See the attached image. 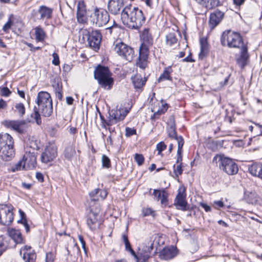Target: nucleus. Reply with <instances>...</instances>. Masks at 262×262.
I'll use <instances>...</instances> for the list:
<instances>
[{"instance_id":"nucleus-34","label":"nucleus","mask_w":262,"mask_h":262,"mask_svg":"<svg viewBox=\"0 0 262 262\" xmlns=\"http://www.w3.org/2000/svg\"><path fill=\"white\" fill-rule=\"evenodd\" d=\"M172 72V70L170 66H168L165 68L163 72L159 77L158 81L159 82H160L166 80L171 81L172 77L170 76V74Z\"/></svg>"},{"instance_id":"nucleus-49","label":"nucleus","mask_w":262,"mask_h":262,"mask_svg":"<svg viewBox=\"0 0 262 262\" xmlns=\"http://www.w3.org/2000/svg\"><path fill=\"white\" fill-rule=\"evenodd\" d=\"M134 159L139 166L142 165L144 161V158L142 154H136Z\"/></svg>"},{"instance_id":"nucleus-11","label":"nucleus","mask_w":262,"mask_h":262,"mask_svg":"<svg viewBox=\"0 0 262 262\" xmlns=\"http://www.w3.org/2000/svg\"><path fill=\"white\" fill-rule=\"evenodd\" d=\"M100 207L97 206L94 211L93 208H91L90 212L88 215L87 225L92 230H94L99 228L100 222L98 221L99 213Z\"/></svg>"},{"instance_id":"nucleus-59","label":"nucleus","mask_w":262,"mask_h":262,"mask_svg":"<svg viewBox=\"0 0 262 262\" xmlns=\"http://www.w3.org/2000/svg\"><path fill=\"white\" fill-rule=\"evenodd\" d=\"M12 21L9 19L3 26V30L5 32H7L11 28L12 25Z\"/></svg>"},{"instance_id":"nucleus-55","label":"nucleus","mask_w":262,"mask_h":262,"mask_svg":"<svg viewBox=\"0 0 262 262\" xmlns=\"http://www.w3.org/2000/svg\"><path fill=\"white\" fill-rule=\"evenodd\" d=\"M136 134V130L135 129L128 127L125 128V135L126 136L129 137Z\"/></svg>"},{"instance_id":"nucleus-54","label":"nucleus","mask_w":262,"mask_h":262,"mask_svg":"<svg viewBox=\"0 0 262 262\" xmlns=\"http://www.w3.org/2000/svg\"><path fill=\"white\" fill-rule=\"evenodd\" d=\"M56 96L59 100H61L62 98V88L57 84V87L55 90Z\"/></svg>"},{"instance_id":"nucleus-19","label":"nucleus","mask_w":262,"mask_h":262,"mask_svg":"<svg viewBox=\"0 0 262 262\" xmlns=\"http://www.w3.org/2000/svg\"><path fill=\"white\" fill-rule=\"evenodd\" d=\"M76 17L79 23L84 24L87 21L86 5L83 1L78 2Z\"/></svg>"},{"instance_id":"nucleus-26","label":"nucleus","mask_w":262,"mask_h":262,"mask_svg":"<svg viewBox=\"0 0 262 262\" xmlns=\"http://www.w3.org/2000/svg\"><path fill=\"white\" fill-rule=\"evenodd\" d=\"M224 17V13L219 10H216L211 13L209 18V25L211 29L214 28L221 22Z\"/></svg>"},{"instance_id":"nucleus-3","label":"nucleus","mask_w":262,"mask_h":262,"mask_svg":"<svg viewBox=\"0 0 262 262\" xmlns=\"http://www.w3.org/2000/svg\"><path fill=\"white\" fill-rule=\"evenodd\" d=\"M94 76L102 88L107 90L112 88L114 84V79L111 77L112 74L107 67L98 66L94 71Z\"/></svg>"},{"instance_id":"nucleus-33","label":"nucleus","mask_w":262,"mask_h":262,"mask_svg":"<svg viewBox=\"0 0 262 262\" xmlns=\"http://www.w3.org/2000/svg\"><path fill=\"white\" fill-rule=\"evenodd\" d=\"M244 199L249 204H256L258 203L259 198L255 192H246Z\"/></svg>"},{"instance_id":"nucleus-35","label":"nucleus","mask_w":262,"mask_h":262,"mask_svg":"<svg viewBox=\"0 0 262 262\" xmlns=\"http://www.w3.org/2000/svg\"><path fill=\"white\" fill-rule=\"evenodd\" d=\"M200 45L201 51L199 53V58L202 59L206 56L208 53V45L206 40L201 39Z\"/></svg>"},{"instance_id":"nucleus-8","label":"nucleus","mask_w":262,"mask_h":262,"mask_svg":"<svg viewBox=\"0 0 262 262\" xmlns=\"http://www.w3.org/2000/svg\"><path fill=\"white\" fill-rule=\"evenodd\" d=\"M38 106V108L34 106V112L31 116L38 125H40L41 123L40 114L46 117H50L53 113V106L52 103Z\"/></svg>"},{"instance_id":"nucleus-12","label":"nucleus","mask_w":262,"mask_h":262,"mask_svg":"<svg viewBox=\"0 0 262 262\" xmlns=\"http://www.w3.org/2000/svg\"><path fill=\"white\" fill-rule=\"evenodd\" d=\"M152 245L153 244H151L149 246L142 245L138 248L137 253H136V256H134L137 262H147L153 249Z\"/></svg>"},{"instance_id":"nucleus-27","label":"nucleus","mask_w":262,"mask_h":262,"mask_svg":"<svg viewBox=\"0 0 262 262\" xmlns=\"http://www.w3.org/2000/svg\"><path fill=\"white\" fill-rule=\"evenodd\" d=\"M15 151L12 146L0 147V158L4 161H9L14 156Z\"/></svg>"},{"instance_id":"nucleus-2","label":"nucleus","mask_w":262,"mask_h":262,"mask_svg":"<svg viewBox=\"0 0 262 262\" xmlns=\"http://www.w3.org/2000/svg\"><path fill=\"white\" fill-rule=\"evenodd\" d=\"M121 18L124 25L134 29H139L145 21L142 11L131 5L123 9Z\"/></svg>"},{"instance_id":"nucleus-60","label":"nucleus","mask_w":262,"mask_h":262,"mask_svg":"<svg viewBox=\"0 0 262 262\" xmlns=\"http://www.w3.org/2000/svg\"><path fill=\"white\" fill-rule=\"evenodd\" d=\"M99 196L101 200H104L107 195V192L105 190L100 189L99 191Z\"/></svg>"},{"instance_id":"nucleus-57","label":"nucleus","mask_w":262,"mask_h":262,"mask_svg":"<svg viewBox=\"0 0 262 262\" xmlns=\"http://www.w3.org/2000/svg\"><path fill=\"white\" fill-rule=\"evenodd\" d=\"M53 59L52 60V63L55 66H58L59 64V58L58 54L56 53H54L52 54Z\"/></svg>"},{"instance_id":"nucleus-9","label":"nucleus","mask_w":262,"mask_h":262,"mask_svg":"<svg viewBox=\"0 0 262 262\" xmlns=\"http://www.w3.org/2000/svg\"><path fill=\"white\" fill-rule=\"evenodd\" d=\"M91 17L94 24L98 27H102L106 25L110 20V15L108 12L101 8H96Z\"/></svg>"},{"instance_id":"nucleus-58","label":"nucleus","mask_w":262,"mask_h":262,"mask_svg":"<svg viewBox=\"0 0 262 262\" xmlns=\"http://www.w3.org/2000/svg\"><path fill=\"white\" fill-rule=\"evenodd\" d=\"M213 207L216 209H219L224 206V203L222 201H215L213 202Z\"/></svg>"},{"instance_id":"nucleus-45","label":"nucleus","mask_w":262,"mask_h":262,"mask_svg":"<svg viewBox=\"0 0 262 262\" xmlns=\"http://www.w3.org/2000/svg\"><path fill=\"white\" fill-rule=\"evenodd\" d=\"M99 189H95L90 193L91 200L93 202L98 201L100 199L99 194Z\"/></svg>"},{"instance_id":"nucleus-6","label":"nucleus","mask_w":262,"mask_h":262,"mask_svg":"<svg viewBox=\"0 0 262 262\" xmlns=\"http://www.w3.org/2000/svg\"><path fill=\"white\" fill-rule=\"evenodd\" d=\"M129 112L126 108L112 110L109 111L108 120L105 119L104 117L100 113V117L102 123V127L107 128L106 125H111L117 124L118 122L122 121Z\"/></svg>"},{"instance_id":"nucleus-40","label":"nucleus","mask_w":262,"mask_h":262,"mask_svg":"<svg viewBox=\"0 0 262 262\" xmlns=\"http://www.w3.org/2000/svg\"><path fill=\"white\" fill-rule=\"evenodd\" d=\"M75 154V150L72 145L67 146L64 151V155L66 159L70 160Z\"/></svg>"},{"instance_id":"nucleus-16","label":"nucleus","mask_w":262,"mask_h":262,"mask_svg":"<svg viewBox=\"0 0 262 262\" xmlns=\"http://www.w3.org/2000/svg\"><path fill=\"white\" fill-rule=\"evenodd\" d=\"M19 254L25 262H35L36 258V253L30 246H23L19 251Z\"/></svg>"},{"instance_id":"nucleus-30","label":"nucleus","mask_w":262,"mask_h":262,"mask_svg":"<svg viewBox=\"0 0 262 262\" xmlns=\"http://www.w3.org/2000/svg\"><path fill=\"white\" fill-rule=\"evenodd\" d=\"M199 4L207 9H211L217 7L220 3L219 0H195Z\"/></svg>"},{"instance_id":"nucleus-44","label":"nucleus","mask_w":262,"mask_h":262,"mask_svg":"<svg viewBox=\"0 0 262 262\" xmlns=\"http://www.w3.org/2000/svg\"><path fill=\"white\" fill-rule=\"evenodd\" d=\"M99 189H95L90 193L91 200L93 202L98 201L100 199L99 194Z\"/></svg>"},{"instance_id":"nucleus-51","label":"nucleus","mask_w":262,"mask_h":262,"mask_svg":"<svg viewBox=\"0 0 262 262\" xmlns=\"http://www.w3.org/2000/svg\"><path fill=\"white\" fill-rule=\"evenodd\" d=\"M142 214L144 216H148L149 215L154 216L155 211L150 208H144L142 209Z\"/></svg>"},{"instance_id":"nucleus-29","label":"nucleus","mask_w":262,"mask_h":262,"mask_svg":"<svg viewBox=\"0 0 262 262\" xmlns=\"http://www.w3.org/2000/svg\"><path fill=\"white\" fill-rule=\"evenodd\" d=\"M13 140L12 137L7 133L0 134V147L13 146Z\"/></svg>"},{"instance_id":"nucleus-43","label":"nucleus","mask_w":262,"mask_h":262,"mask_svg":"<svg viewBox=\"0 0 262 262\" xmlns=\"http://www.w3.org/2000/svg\"><path fill=\"white\" fill-rule=\"evenodd\" d=\"M163 108L158 110L157 112L154 113L153 115L151 117V119L158 118L160 115L165 113L168 108L167 104H164L162 105Z\"/></svg>"},{"instance_id":"nucleus-22","label":"nucleus","mask_w":262,"mask_h":262,"mask_svg":"<svg viewBox=\"0 0 262 262\" xmlns=\"http://www.w3.org/2000/svg\"><path fill=\"white\" fill-rule=\"evenodd\" d=\"M53 9L45 5L39 6L37 11H33L35 14L39 15V19H50L52 17Z\"/></svg>"},{"instance_id":"nucleus-20","label":"nucleus","mask_w":262,"mask_h":262,"mask_svg":"<svg viewBox=\"0 0 262 262\" xmlns=\"http://www.w3.org/2000/svg\"><path fill=\"white\" fill-rule=\"evenodd\" d=\"M152 194L154 199L160 201L163 206H166L168 205V193L165 189H154Z\"/></svg>"},{"instance_id":"nucleus-10","label":"nucleus","mask_w":262,"mask_h":262,"mask_svg":"<svg viewBox=\"0 0 262 262\" xmlns=\"http://www.w3.org/2000/svg\"><path fill=\"white\" fill-rule=\"evenodd\" d=\"M57 156V147L55 144H50L45 148L41 156L42 162L47 163L53 161Z\"/></svg>"},{"instance_id":"nucleus-21","label":"nucleus","mask_w":262,"mask_h":262,"mask_svg":"<svg viewBox=\"0 0 262 262\" xmlns=\"http://www.w3.org/2000/svg\"><path fill=\"white\" fill-rule=\"evenodd\" d=\"M9 236H5V237H9L11 239V244L12 247L14 246V243L16 244H20L24 243V239L21 233L19 230L15 229H10L8 230Z\"/></svg>"},{"instance_id":"nucleus-24","label":"nucleus","mask_w":262,"mask_h":262,"mask_svg":"<svg viewBox=\"0 0 262 262\" xmlns=\"http://www.w3.org/2000/svg\"><path fill=\"white\" fill-rule=\"evenodd\" d=\"M36 103L38 106L52 104V100L50 94L45 91H41L38 93Z\"/></svg>"},{"instance_id":"nucleus-7","label":"nucleus","mask_w":262,"mask_h":262,"mask_svg":"<svg viewBox=\"0 0 262 262\" xmlns=\"http://www.w3.org/2000/svg\"><path fill=\"white\" fill-rule=\"evenodd\" d=\"M13 206L11 204H0V224L9 225L13 221Z\"/></svg>"},{"instance_id":"nucleus-5","label":"nucleus","mask_w":262,"mask_h":262,"mask_svg":"<svg viewBox=\"0 0 262 262\" xmlns=\"http://www.w3.org/2000/svg\"><path fill=\"white\" fill-rule=\"evenodd\" d=\"M213 162L219 163L220 169L228 175H234L238 172L237 165L231 159L223 155H216L213 160Z\"/></svg>"},{"instance_id":"nucleus-63","label":"nucleus","mask_w":262,"mask_h":262,"mask_svg":"<svg viewBox=\"0 0 262 262\" xmlns=\"http://www.w3.org/2000/svg\"><path fill=\"white\" fill-rule=\"evenodd\" d=\"M19 213L20 216L21 217V220H19L18 221V223H21V221H24V220H27L26 214L23 211H22L21 209H19Z\"/></svg>"},{"instance_id":"nucleus-61","label":"nucleus","mask_w":262,"mask_h":262,"mask_svg":"<svg viewBox=\"0 0 262 262\" xmlns=\"http://www.w3.org/2000/svg\"><path fill=\"white\" fill-rule=\"evenodd\" d=\"M25 43L30 48V51L32 52H35L36 50H40L41 49L39 47H34L33 45L27 42H25Z\"/></svg>"},{"instance_id":"nucleus-53","label":"nucleus","mask_w":262,"mask_h":262,"mask_svg":"<svg viewBox=\"0 0 262 262\" xmlns=\"http://www.w3.org/2000/svg\"><path fill=\"white\" fill-rule=\"evenodd\" d=\"M166 145L164 142H160L157 144L156 148L158 151V154L160 155L161 152L166 148Z\"/></svg>"},{"instance_id":"nucleus-14","label":"nucleus","mask_w":262,"mask_h":262,"mask_svg":"<svg viewBox=\"0 0 262 262\" xmlns=\"http://www.w3.org/2000/svg\"><path fill=\"white\" fill-rule=\"evenodd\" d=\"M30 120L10 121L6 120L4 122V125L8 128H12L19 133H23L28 127L27 122Z\"/></svg>"},{"instance_id":"nucleus-50","label":"nucleus","mask_w":262,"mask_h":262,"mask_svg":"<svg viewBox=\"0 0 262 262\" xmlns=\"http://www.w3.org/2000/svg\"><path fill=\"white\" fill-rule=\"evenodd\" d=\"M1 95L3 97L9 96L12 92L7 87H0Z\"/></svg>"},{"instance_id":"nucleus-13","label":"nucleus","mask_w":262,"mask_h":262,"mask_svg":"<svg viewBox=\"0 0 262 262\" xmlns=\"http://www.w3.org/2000/svg\"><path fill=\"white\" fill-rule=\"evenodd\" d=\"M149 47L144 44H141L139 48V55L137 64L141 69H144L147 66Z\"/></svg>"},{"instance_id":"nucleus-23","label":"nucleus","mask_w":262,"mask_h":262,"mask_svg":"<svg viewBox=\"0 0 262 262\" xmlns=\"http://www.w3.org/2000/svg\"><path fill=\"white\" fill-rule=\"evenodd\" d=\"M124 6V0H109L108 9L111 13L116 15L120 13Z\"/></svg>"},{"instance_id":"nucleus-47","label":"nucleus","mask_w":262,"mask_h":262,"mask_svg":"<svg viewBox=\"0 0 262 262\" xmlns=\"http://www.w3.org/2000/svg\"><path fill=\"white\" fill-rule=\"evenodd\" d=\"M16 111L18 112L20 116L22 117L25 114V107L23 103H16L15 105Z\"/></svg>"},{"instance_id":"nucleus-37","label":"nucleus","mask_w":262,"mask_h":262,"mask_svg":"<svg viewBox=\"0 0 262 262\" xmlns=\"http://www.w3.org/2000/svg\"><path fill=\"white\" fill-rule=\"evenodd\" d=\"M133 83L135 89H141L145 84L146 80L140 76H136L132 78Z\"/></svg>"},{"instance_id":"nucleus-52","label":"nucleus","mask_w":262,"mask_h":262,"mask_svg":"<svg viewBox=\"0 0 262 262\" xmlns=\"http://www.w3.org/2000/svg\"><path fill=\"white\" fill-rule=\"evenodd\" d=\"M174 173L177 177L181 175L183 172V169L182 167V163L179 164L176 167L175 165H173Z\"/></svg>"},{"instance_id":"nucleus-17","label":"nucleus","mask_w":262,"mask_h":262,"mask_svg":"<svg viewBox=\"0 0 262 262\" xmlns=\"http://www.w3.org/2000/svg\"><path fill=\"white\" fill-rule=\"evenodd\" d=\"M185 189L184 187H181L178 190V194L175 199L174 205L178 209L186 211L187 210V202L185 201Z\"/></svg>"},{"instance_id":"nucleus-15","label":"nucleus","mask_w":262,"mask_h":262,"mask_svg":"<svg viewBox=\"0 0 262 262\" xmlns=\"http://www.w3.org/2000/svg\"><path fill=\"white\" fill-rule=\"evenodd\" d=\"M102 36L98 30L92 31L89 34L88 42L89 46L95 51L99 49Z\"/></svg>"},{"instance_id":"nucleus-48","label":"nucleus","mask_w":262,"mask_h":262,"mask_svg":"<svg viewBox=\"0 0 262 262\" xmlns=\"http://www.w3.org/2000/svg\"><path fill=\"white\" fill-rule=\"evenodd\" d=\"M102 165L103 167L106 168H108L111 166L110 159L105 155L102 156Z\"/></svg>"},{"instance_id":"nucleus-38","label":"nucleus","mask_w":262,"mask_h":262,"mask_svg":"<svg viewBox=\"0 0 262 262\" xmlns=\"http://www.w3.org/2000/svg\"><path fill=\"white\" fill-rule=\"evenodd\" d=\"M35 39L38 41H42L45 38L46 33L42 28L37 27L35 28Z\"/></svg>"},{"instance_id":"nucleus-64","label":"nucleus","mask_w":262,"mask_h":262,"mask_svg":"<svg viewBox=\"0 0 262 262\" xmlns=\"http://www.w3.org/2000/svg\"><path fill=\"white\" fill-rule=\"evenodd\" d=\"M36 178L40 182H42L44 180L43 176L41 172H36Z\"/></svg>"},{"instance_id":"nucleus-31","label":"nucleus","mask_w":262,"mask_h":262,"mask_svg":"<svg viewBox=\"0 0 262 262\" xmlns=\"http://www.w3.org/2000/svg\"><path fill=\"white\" fill-rule=\"evenodd\" d=\"M141 39L142 40L141 44L151 46L153 43V38L151 34L149 32L148 29H145L143 31L141 35Z\"/></svg>"},{"instance_id":"nucleus-46","label":"nucleus","mask_w":262,"mask_h":262,"mask_svg":"<svg viewBox=\"0 0 262 262\" xmlns=\"http://www.w3.org/2000/svg\"><path fill=\"white\" fill-rule=\"evenodd\" d=\"M24 169H26V166L25 165V162H24L23 159L21 160L18 162L12 168V171H15L17 170H20Z\"/></svg>"},{"instance_id":"nucleus-1","label":"nucleus","mask_w":262,"mask_h":262,"mask_svg":"<svg viewBox=\"0 0 262 262\" xmlns=\"http://www.w3.org/2000/svg\"><path fill=\"white\" fill-rule=\"evenodd\" d=\"M221 43L224 47L230 48L240 49V55L237 58V63L242 68H244L247 63L249 58L247 43H245L241 35L231 30H225L221 36Z\"/></svg>"},{"instance_id":"nucleus-56","label":"nucleus","mask_w":262,"mask_h":262,"mask_svg":"<svg viewBox=\"0 0 262 262\" xmlns=\"http://www.w3.org/2000/svg\"><path fill=\"white\" fill-rule=\"evenodd\" d=\"M54 255L52 252H48L46 253V262H53L54 260Z\"/></svg>"},{"instance_id":"nucleus-4","label":"nucleus","mask_w":262,"mask_h":262,"mask_svg":"<svg viewBox=\"0 0 262 262\" xmlns=\"http://www.w3.org/2000/svg\"><path fill=\"white\" fill-rule=\"evenodd\" d=\"M114 51L122 59L132 62L135 57L134 49L121 40H116L113 43Z\"/></svg>"},{"instance_id":"nucleus-36","label":"nucleus","mask_w":262,"mask_h":262,"mask_svg":"<svg viewBox=\"0 0 262 262\" xmlns=\"http://www.w3.org/2000/svg\"><path fill=\"white\" fill-rule=\"evenodd\" d=\"M168 134L170 138L174 139L177 141L178 146L180 139L182 140L183 145H184V140L181 136H178L175 128L173 126H170L168 129Z\"/></svg>"},{"instance_id":"nucleus-25","label":"nucleus","mask_w":262,"mask_h":262,"mask_svg":"<svg viewBox=\"0 0 262 262\" xmlns=\"http://www.w3.org/2000/svg\"><path fill=\"white\" fill-rule=\"evenodd\" d=\"M23 160L25 162L26 169H33L36 165V157L33 152H26L24 157Z\"/></svg>"},{"instance_id":"nucleus-42","label":"nucleus","mask_w":262,"mask_h":262,"mask_svg":"<svg viewBox=\"0 0 262 262\" xmlns=\"http://www.w3.org/2000/svg\"><path fill=\"white\" fill-rule=\"evenodd\" d=\"M183 145L182 143V140L180 139V141L179 143V146H178V150H177V163L180 164L182 163V148Z\"/></svg>"},{"instance_id":"nucleus-32","label":"nucleus","mask_w":262,"mask_h":262,"mask_svg":"<svg viewBox=\"0 0 262 262\" xmlns=\"http://www.w3.org/2000/svg\"><path fill=\"white\" fill-rule=\"evenodd\" d=\"M11 239L9 237H5L4 236H0V256L8 249L12 248Z\"/></svg>"},{"instance_id":"nucleus-62","label":"nucleus","mask_w":262,"mask_h":262,"mask_svg":"<svg viewBox=\"0 0 262 262\" xmlns=\"http://www.w3.org/2000/svg\"><path fill=\"white\" fill-rule=\"evenodd\" d=\"M78 238H79V240L81 244L83 249L84 250V252L86 253V245H85V242L83 237L81 235H79Z\"/></svg>"},{"instance_id":"nucleus-28","label":"nucleus","mask_w":262,"mask_h":262,"mask_svg":"<svg viewBox=\"0 0 262 262\" xmlns=\"http://www.w3.org/2000/svg\"><path fill=\"white\" fill-rule=\"evenodd\" d=\"M248 171L252 176L262 179V164L253 163L249 166Z\"/></svg>"},{"instance_id":"nucleus-41","label":"nucleus","mask_w":262,"mask_h":262,"mask_svg":"<svg viewBox=\"0 0 262 262\" xmlns=\"http://www.w3.org/2000/svg\"><path fill=\"white\" fill-rule=\"evenodd\" d=\"M178 39L173 33H169L166 35V43L169 46H172L177 43Z\"/></svg>"},{"instance_id":"nucleus-18","label":"nucleus","mask_w":262,"mask_h":262,"mask_svg":"<svg viewBox=\"0 0 262 262\" xmlns=\"http://www.w3.org/2000/svg\"><path fill=\"white\" fill-rule=\"evenodd\" d=\"M178 250L176 247L171 246L164 248L160 252V259L168 260L174 258L178 255Z\"/></svg>"},{"instance_id":"nucleus-39","label":"nucleus","mask_w":262,"mask_h":262,"mask_svg":"<svg viewBox=\"0 0 262 262\" xmlns=\"http://www.w3.org/2000/svg\"><path fill=\"white\" fill-rule=\"evenodd\" d=\"M122 239L125 244V250L127 251L130 252L133 256H136V252L132 248L130 244L128 239L127 235L126 234H123L122 235Z\"/></svg>"}]
</instances>
